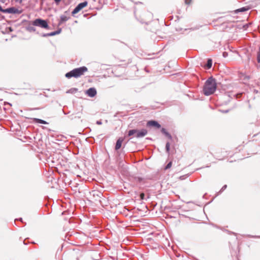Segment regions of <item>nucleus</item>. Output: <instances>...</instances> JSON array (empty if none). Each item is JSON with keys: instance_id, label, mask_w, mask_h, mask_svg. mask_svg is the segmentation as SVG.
<instances>
[{"instance_id": "37", "label": "nucleus", "mask_w": 260, "mask_h": 260, "mask_svg": "<svg viewBox=\"0 0 260 260\" xmlns=\"http://www.w3.org/2000/svg\"><path fill=\"white\" fill-rule=\"evenodd\" d=\"M230 233H231V234H234V235H236V234H237L236 233H234V232H230Z\"/></svg>"}, {"instance_id": "23", "label": "nucleus", "mask_w": 260, "mask_h": 260, "mask_svg": "<svg viewBox=\"0 0 260 260\" xmlns=\"http://www.w3.org/2000/svg\"><path fill=\"white\" fill-rule=\"evenodd\" d=\"M145 193L144 192H141L140 194V198L141 200H143L145 198Z\"/></svg>"}, {"instance_id": "11", "label": "nucleus", "mask_w": 260, "mask_h": 260, "mask_svg": "<svg viewBox=\"0 0 260 260\" xmlns=\"http://www.w3.org/2000/svg\"><path fill=\"white\" fill-rule=\"evenodd\" d=\"M33 120L36 123H40V124H48V123L45 120H44L43 119H39V118H34L33 119Z\"/></svg>"}, {"instance_id": "29", "label": "nucleus", "mask_w": 260, "mask_h": 260, "mask_svg": "<svg viewBox=\"0 0 260 260\" xmlns=\"http://www.w3.org/2000/svg\"><path fill=\"white\" fill-rule=\"evenodd\" d=\"M96 123L98 125H101L102 124V122L101 120H98L96 121Z\"/></svg>"}, {"instance_id": "25", "label": "nucleus", "mask_w": 260, "mask_h": 260, "mask_svg": "<svg viewBox=\"0 0 260 260\" xmlns=\"http://www.w3.org/2000/svg\"><path fill=\"white\" fill-rule=\"evenodd\" d=\"M138 182H141L143 180V178L141 177H137L135 179Z\"/></svg>"}, {"instance_id": "18", "label": "nucleus", "mask_w": 260, "mask_h": 260, "mask_svg": "<svg viewBox=\"0 0 260 260\" xmlns=\"http://www.w3.org/2000/svg\"><path fill=\"white\" fill-rule=\"evenodd\" d=\"M248 9L246 7H242V8L237 9L236 10V11H237V12H245V11L248 10Z\"/></svg>"}, {"instance_id": "30", "label": "nucleus", "mask_w": 260, "mask_h": 260, "mask_svg": "<svg viewBox=\"0 0 260 260\" xmlns=\"http://www.w3.org/2000/svg\"><path fill=\"white\" fill-rule=\"evenodd\" d=\"M9 0H0V2L2 3H5L7 2H9Z\"/></svg>"}, {"instance_id": "17", "label": "nucleus", "mask_w": 260, "mask_h": 260, "mask_svg": "<svg viewBox=\"0 0 260 260\" xmlns=\"http://www.w3.org/2000/svg\"><path fill=\"white\" fill-rule=\"evenodd\" d=\"M61 31V28H59L57 30L50 32V36H54L59 34Z\"/></svg>"}, {"instance_id": "14", "label": "nucleus", "mask_w": 260, "mask_h": 260, "mask_svg": "<svg viewBox=\"0 0 260 260\" xmlns=\"http://www.w3.org/2000/svg\"><path fill=\"white\" fill-rule=\"evenodd\" d=\"M137 132V129H132L128 131L127 136L131 137L134 135H136Z\"/></svg>"}, {"instance_id": "40", "label": "nucleus", "mask_w": 260, "mask_h": 260, "mask_svg": "<svg viewBox=\"0 0 260 260\" xmlns=\"http://www.w3.org/2000/svg\"><path fill=\"white\" fill-rule=\"evenodd\" d=\"M228 112V110H226L224 111L225 113H227Z\"/></svg>"}, {"instance_id": "12", "label": "nucleus", "mask_w": 260, "mask_h": 260, "mask_svg": "<svg viewBox=\"0 0 260 260\" xmlns=\"http://www.w3.org/2000/svg\"><path fill=\"white\" fill-rule=\"evenodd\" d=\"M161 132L166 137H167L169 139L171 140L172 139V137L171 134L169 133L165 128H162L161 129Z\"/></svg>"}, {"instance_id": "9", "label": "nucleus", "mask_w": 260, "mask_h": 260, "mask_svg": "<svg viewBox=\"0 0 260 260\" xmlns=\"http://www.w3.org/2000/svg\"><path fill=\"white\" fill-rule=\"evenodd\" d=\"M123 141V138H119L116 141V145L115 146V149L116 150H119L121 147L122 143V142Z\"/></svg>"}, {"instance_id": "26", "label": "nucleus", "mask_w": 260, "mask_h": 260, "mask_svg": "<svg viewBox=\"0 0 260 260\" xmlns=\"http://www.w3.org/2000/svg\"><path fill=\"white\" fill-rule=\"evenodd\" d=\"M41 36L43 37H50V32L47 34H43Z\"/></svg>"}, {"instance_id": "24", "label": "nucleus", "mask_w": 260, "mask_h": 260, "mask_svg": "<svg viewBox=\"0 0 260 260\" xmlns=\"http://www.w3.org/2000/svg\"><path fill=\"white\" fill-rule=\"evenodd\" d=\"M73 114H72V115L69 116V117L72 120H73L74 118H76V117H77L78 118H81V116L80 115H78L77 116H75V117H74L73 116Z\"/></svg>"}, {"instance_id": "32", "label": "nucleus", "mask_w": 260, "mask_h": 260, "mask_svg": "<svg viewBox=\"0 0 260 260\" xmlns=\"http://www.w3.org/2000/svg\"><path fill=\"white\" fill-rule=\"evenodd\" d=\"M56 4H58L61 0H54Z\"/></svg>"}, {"instance_id": "36", "label": "nucleus", "mask_w": 260, "mask_h": 260, "mask_svg": "<svg viewBox=\"0 0 260 260\" xmlns=\"http://www.w3.org/2000/svg\"><path fill=\"white\" fill-rule=\"evenodd\" d=\"M16 220H19V221H20L21 222H23L22 218H19V219H16Z\"/></svg>"}, {"instance_id": "3", "label": "nucleus", "mask_w": 260, "mask_h": 260, "mask_svg": "<svg viewBox=\"0 0 260 260\" xmlns=\"http://www.w3.org/2000/svg\"><path fill=\"white\" fill-rule=\"evenodd\" d=\"M32 25L36 26H39L42 28L47 29H49V26L47 20L41 18H37L32 22Z\"/></svg>"}, {"instance_id": "15", "label": "nucleus", "mask_w": 260, "mask_h": 260, "mask_svg": "<svg viewBox=\"0 0 260 260\" xmlns=\"http://www.w3.org/2000/svg\"><path fill=\"white\" fill-rule=\"evenodd\" d=\"M78 89L77 88H72L66 91L67 93L75 94L78 91Z\"/></svg>"}, {"instance_id": "20", "label": "nucleus", "mask_w": 260, "mask_h": 260, "mask_svg": "<svg viewBox=\"0 0 260 260\" xmlns=\"http://www.w3.org/2000/svg\"><path fill=\"white\" fill-rule=\"evenodd\" d=\"M257 61L258 63H260V47L257 54Z\"/></svg>"}, {"instance_id": "6", "label": "nucleus", "mask_w": 260, "mask_h": 260, "mask_svg": "<svg viewBox=\"0 0 260 260\" xmlns=\"http://www.w3.org/2000/svg\"><path fill=\"white\" fill-rule=\"evenodd\" d=\"M148 133V131L146 129L143 128L140 130L137 129V132L135 137L137 138H140L145 136Z\"/></svg>"}, {"instance_id": "31", "label": "nucleus", "mask_w": 260, "mask_h": 260, "mask_svg": "<svg viewBox=\"0 0 260 260\" xmlns=\"http://www.w3.org/2000/svg\"><path fill=\"white\" fill-rule=\"evenodd\" d=\"M4 11H5V9H3L2 6L0 5V11L3 13H4Z\"/></svg>"}, {"instance_id": "16", "label": "nucleus", "mask_w": 260, "mask_h": 260, "mask_svg": "<svg viewBox=\"0 0 260 260\" xmlns=\"http://www.w3.org/2000/svg\"><path fill=\"white\" fill-rule=\"evenodd\" d=\"M26 29L29 32H34L36 31V28L32 25H29L26 26Z\"/></svg>"}, {"instance_id": "13", "label": "nucleus", "mask_w": 260, "mask_h": 260, "mask_svg": "<svg viewBox=\"0 0 260 260\" xmlns=\"http://www.w3.org/2000/svg\"><path fill=\"white\" fill-rule=\"evenodd\" d=\"M69 19V18L64 15H61L60 16V19L58 23V25H60L63 22L67 21Z\"/></svg>"}, {"instance_id": "8", "label": "nucleus", "mask_w": 260, "mask_h": 260, "mask_svg": "<svg viewBox=\"0 0 260 260\" xmlns=\"http://www.w3.org/2000/svg\"><path fill=\"white\" fill-rule=\"evenodd\" d=\"M147 126L150 127H154L157 128H159L161 127V125L157 121L153 120L148 121L147 122Z\"/></svg>"}, {"instance_id": "1", "label": "nucleus", "mask_w": 260, "mask_h": 260, "mask_svg": "<svg viewBox=\"0 0 260 260\" xmlns=\"http://www.w3.org/2000/svg\"><path fill=\"white\" fill-rule=\"evenodd\" d=\"M216 80L212 76L209 77L205 82L203 87V93L208 96L213 94L216 89Z\"/></svg>"}, {"instance_id": "2", "label": "nucleus", "mask_w": 260, "mask_h": 260, "mask_svg": "<svg viewBox=\"0 0 260 260\" xmlns=\"http://www.w3.org/2000/svg\"><path fill=\"white\" fill-rule=\"evenodd\" d=\"M88 70L87 67L82 66L79 68L74 69L65 74V77L68 79L72 77L78 78L84 75V73Z\"/></svg>"}, {"instance_id": "22", "label": "nucleus", "mask_w": 260, "mask_h": 260, "mask_svg": "<svg viewBox=\"0 0 260 260\" xmlns=\"http://www.w3.org/2000/svg\"><path fill=\"white\" fill-rule=\"evenodd\" d=\"M227 187V185H224L222 188H221V189L220 190V191H219L218 193H221L223 190H224Z\"/></svg>"}, {"instance_id": "27", "label": "nucleus", "mask_w": 260, "mask_h": 260, "mask_svg": "<svg viewBox=\"0 0 260 260\" xmlns=\"http://www.w3.org/2000/svg\"><path fill=\"white\" fill-rule=\"evenodd\" d=\"M222 56L224 58L228 56V53L226 52H223L222 53Z\"/></svg>"}, {"instance_id": "5", "label": "nucleus", "mask_w": 260, "mask_h": 260, "mask_svg": "<svg viewBox=\"0 0 260 260\" xmlns=\"http://www.w3.org/2000/svg\"><path fill=\"white\" fill-rule=\"evenodd\" d=\"M22 13L21 10H19L15 7H10L5 9L4 13L9 14H20Z\"/></svg>"}, {"instance_id": "21", "label": "nucleus", "mask_w": 260, "mask_h": 260, "mask_svg": "<svg viewBox=\"0 0 260 260\" xmlns=\"http://www.w3.org/2000/svg\"><path fill=\"white\" fill-rule=\"evenodd\" d=\"M172 161H170L166 166L165 167V169L166 170H167L168 169H170L171 166H172Z\"/></svg>"}, {"instance_id": "38", "label": "nucleus", "mask_w": 260, "mask_h": 260, "mask_svg": "<svg viewBox=\"0 0 260 260\" xmlns=\"http://www.w3.org/2000/svg\"><path fill=\"white\" fill-rule=\"evenodd\" d=\"M63 112L64 114H65V115L68 114V113H66L64 111H63Z\"/></svg>"}, {"instance_id": "33", "label": "nucleus", "mask_w": 260, "mask_h": 260, "mask_svg": "<svg viewBox=\"0 0 260 260\" xmlns=\"http://www.w3.org/2000/svg\"><path fill=\"white\" fill-rule=\"evenodd\" d=\"M249 237H253V238H260L259 236H251V235H248V236Z\"/></svg>"}, {"instance_id": "19", "label": "nucleus", "mask_w": 260, "mask_h": 260, "mask_svg": "<svg viewBox=\"0 0 260 260\" xmlns=\"http://www.w3.org/2000/svg\"><path fill=\"white\" fill-rule=\"evenodd\" d=\"M170 143L169 142H167L166 145V150L167 153H168V154L170 152Z\"/></svg>"}, {"instance_id": "4", "label": "nucleus", "mask_w": 260, "mask_h": 260, "mask_svg": "<svg viewBox=\"0 0 260 260\" xmlns=\"http://www.w3.org/2000/svg\"><path fill=\"white\" fill-rule=\"evenodd\" d=\"M87 4L88 3L87 1H84L82 3H79L72 12V15L73 16H74L76 14L78 13L82 9L87 6Z\"/></svg>"}, {"instance_id": "28", "label": "nucleus", "mask_w": 260, "mask_h": 260, "mask_svg": "<svg viewBox=\"0 0 260 260\" xmlns=\"http://www.w3.org/2000/svg\"><path fill=\"white\" fill-rule=\"evenodd\" d=\"M191 0H185V3L186 5H189L191 3Z\"/></svg>"}, {"instance_id": "35", "label": "nucleus", "mask_w": 260, "mask_h": 260, "mask_svg": "<svg viewBox=\"0 0 260 260\" xmlns=\"http://www.w3.org/2000/svg\"><path fill=\"white\" fill-rule=\"evenodd\" d=\"M97 196H99V197H101V196H102V193L101 192H98V194H97Z\"/></svg>"}, {"instance_id": "34", "label": "nucleus", "mask_w": 260, "mask_h": 260, "mask_svg": "<svg viewBox=\"0 0 260 260\" xmlns=\"http://www.w3.org/2000/svg\"><path fill=\"white\" fill-rule=\"evenodd\" d=\"M16 2H18L20 4H21L22 2V0H15Z\"/></svg>"}, {"instance_id": "7", "label": "nucleus", "mask_w": 260, "mask_h": 260, "mask_svg": "<svg viewBox=\"0 0 260 260\" xmlns=\"http://www.w3.org/2000/svg\"><path fill=\"white\" fill-rule=\"evenodd\" d=\"M85 93L88 96L93 98L96 94L97 91L94 87H90L86 90Z\"/></svg>"}, {"instance_id": "10", "label": "nucleus", "mask_w": 260, "mask_h": 260, "mask_svg": "<svg viewBox=\"0 0 260 260\" xmlns=\"http://www.w3.org/2000/svg\"><path fill=\"white\" fill-rule=\"evenodd\" d=\"M212 65V60L211 58H208L206 63L205 64L204 67L206 69H209L211 68Z\"/></svg>"}, {"instance_id": "39", "label": "nucleus", "mask_w": 260, "mask_h": 260, "mask_svg": "<svg viewBox=\"0 0 260 260\" xmlns=\"http://www.w3.org/2000/svg\"><path fill=\"white\" fill-rule=\"evenodd\" d=\"M246 78H247L248 79H249V76H246Z\"/></svg>"}]
</instances>
